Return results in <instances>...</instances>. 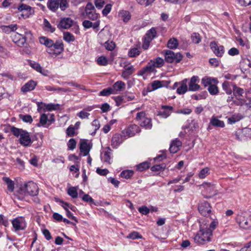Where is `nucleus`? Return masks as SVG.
Listing matches in <instances>:
<instances>
[{
  "label": "nucleus",
  "instance_id": "f257e3e1",
  "mask_svg": "<svg viewBox=\"0 0 251 251\" xmlns=\"http://www.w3.org/2000/svg\"><path fill=\"white\" fill-rule=\"evenodd\" d=\"M200 229L194 237L195 241L204 245L211 241L213 231L218 225L217 219H212L208 217L201 218L199 221Z\"/></svg>",
  "mask_w": 251,
  "mask_h": 251
},
{
  "label": "nucleus",
  "instance_id": "f03ea898",
  "mask_svg": "<svg viewBox=\"0 0 251 251\" xmlns=\"http://www.w3.org/2000/svg\"><path fill=\"white\" fill-rule=\"evenodd\" d=\"M10 131L14 136H20L19 143L22 146L28 147L32 144V141L30 134L27 131L15 126L11 127Z\"/></svg>",
  "mask_w": 251,
  "mask_h": 251
},
{
  "label": "nucleus",
  "instance_id": "7ed1b4c3",
  "mask_svg": "<svg viewBox=\"0 0 251 251\" xmlns=\"http://www.w3.org/2000/svg\"><path fill=\"white\" fill-rule=\"evenodd\" d=\"M39 192V188L37 185L33 181H29L21 186L19 191V193L22 195L36 196Z\"/></svg>",
  "mask_w": 251,
  "mask_h": 251
},
{
  "label": "nucleus",
  "instance_id": "20e7f679",
  "mask_svg": "<svg viewBox=\"0 0 251 251\" xmlns=\"http://www.w3.org/2000/svg\"><path fill=\"white\" fill-rule=\"evenodd\" d=\"M81 15L84 18L92 21L97 20L99 16V14L96 13L95 8L91 2L87 3L84 12Z\"/></svg>",
  "mask_w": 251,
  "mask_h": 251
},
{
  "label": "nucleus",
  "instance_id": "39448f33",
  "mask_svg": "<svg viewBox=\"0 0 251 251\" xmlns=\"http://www.w3.org/2000/svg\"><path fill=\"white\" fill-rule=\"evenodd\" d=\"M164 56L165 61L169 63L174 62L178 63L182 60L183 57L180 53H175L171 50H165Z\"/></svg>",
  "mask_w": 251,
  "mask_h": 251
},
{
  "label": "nucleus",
  "instance_id": "423d86ee",
  "mask_svg": "<svg viewBox=\"0 0 251 251\" xmlns=\"http://www.w3.org/2000/svg\"><path fill=\"white\" fill-rule=\"evenodd\" d=\"M236 221L243 228L248 229L251 227V215L246 216L243 214L238 215Z\"/></svg>",
  "mask_w": 251,
  "mask_h": 251
},
{
  "label": "nucleus",
  "instance_id": "0eeeda50",
  "mask_svg": "<svg viewBox=\"0 0 251 251\" xmlns=\"http://www.w3.org/2000/svg\"><path fill=\"white\" fill-rule=\"evenodd\" d=\"M136 120L141 126H144L148 129L151 128L152 126L151 120L146 117V114L144 112L138 113L136 116Z\"/></svg>",
  "mask_w": 251,
  "mask_h": 251
},
{
  "label": "nucleus",
  "instance_id": "6e6552de",
  "mask_svg": "<svg viewBox=\"0 0 251 251\" xmlns=\"http://www.w3.org/2000/svg\"><path fill=\"white\" fill-rule=\"evenodd\" d=\"M63 44L61 42H53V45L47 50V52L51 55L57 56L63 51Z\"/></svg>",
  "mask_w": 251,
  "mask_h": 251
},
{
  "label": "nucleus",
  "instance_id": "1a4fd4ad",
  "mask_svg": "<svg viewBox=\"0 0 251 251\" xmlns=\"http://www.w3.org/2000/svg\"><path fill=\"white\" fill-rule=\"evenodd\" d=\"M12 224L15 231L22 230L26 227V222L23 217H18L12 221Z\"/></svg>",
  "mask_w": 251,
  "mask_h": 251
},
{
  "label": "nucleus",
  "instance_id": "9d476101",
  "mask_svg": "<svg viewBox=\"0 0 251 251\" xmlns=\"http://www.w3.org/2000/svg\"><path fill=\"white\" fill-rule=\"evenodd\" d=\"M124 70L122 72L121 76L125 80H127L129 76L134 72L135 68L130 63L126 62L124 63Z\"/></svg>",
  "mask_w": 251,
  "mask_h": 251
},
{
  "label": "nucleus",
  "instance_id": "9b49d317",
  "mask_svg": "<svg viewBox=\"0 0 251 251\" xmlns=\"http://www.w3.org/2000/svg\"><path fill=\"white\" fill-rule=\"evenodd\" d=\"M198 209L200 213L205 217L208 216L211 211V207L210 204L204 201L200 202Z\"/></svg>",
  "mask_w": 251,
  "mask_h": 251
},
{
  "label": "nucleus",
  "instance_id": "f8f14e48",
  "mask_svg": "<svg viewBox=\"0 0 251 251\" xmlns=\"http://www.w3.org/2000/svg\"><path fill=\"white\" fill-rule=\"evenodd\" d=\"M139 131V127L135 125H131L123 131V135L125 137H129L134 136Z\"/></svg>",
  "mask_w": 251,
  "mask_h": 251
},
{
  "label": "nucleus",
  "instance_id": "ddd939ff",
  "mask_svg": "<svg viewBox=\"0 0 251 251\" xmlns=\"http://www.w3.org/2000/svg\"><path fill=\"white\" fill-rule=\"evenodd\" d=\"M210 47L214 54L218 57H222L225 52L224 47L223 46H218L217 44L213 41L211 42Z\"/></svg>",
  "mask_w": 251,
  "mask_h": 251
},
{
  "label": "nucleus",
  "instance_id": "4468645a",
  "mask_svg": "<svg viewBox=\"0 0 251 251\" xmlns=\"http://www.w3.org/2000/svg\"><path fill=\"white\" fill-rule=\"evenodd\" d=\"M29 64L32 68L44 76H48L49 74V71L47 70L43 69L41 65L37 62L33 61H30L29 62Z\"/></svg>",
  "mask_w": 251,
  "mask_h": 251
},
{
  "label": "nucleus",
  "instance_id": "2eb2a0df",
  "mask_svg": "<svg viewBox=\"0 0 251 251\" xmlns=\"http://www.w3.org/2000/svg\"><path fill=\"white\" fill-rule=\"evenodd\" d=\"M200 79L198 76H193L189 83V90L191 91H196L200 89V86L199 85Z\"/></svg>",
  "mask_w": 251,
  "mask_h": 251
},
{
  "label": "nucleus",
  "instance_id": "dca6fc26",
  "mask_svg": "<svg viewBox=\"0 0 251 251\" xmlns=\"http://www.w3.org/2000/svg\"><path fill=\"white\" fill-rule=\"evenodd\" d=\"M13 41L19 47H23L25 44V38L22 34L14 33L11 36Z\"/></svg>",
  "mask_w": 251,
  "mask_h": 251
},
{
  "label": "nucleus",
  "instance_id": "f3484780",
  "mask_svg": "<svg viewBox=\"0 0 251 251\" xmlns=\"http://www.w3.org/2000/svg\"><path fill=\"white\" fill-rule=\"evenodd\" d=\"M37 105L39 109L43 108L45 110L47 111H51L52 110H56L59 109L60 105L59 104H53V103H49L46 104L45 103L38 102L37 103Z\"/></svg>",
  "mask_w": 251,
  "mask_h": 251
},
{
  "label": "nucleus",
  "instance_id": "a211bd4d",
  "mask_svg": "<svg viewBox=\"0 0 251 251\" xmlns=\"http://www.w3.org/2000/svg\"><path fill=\"white\" fill-rule=\"evenodd\" d=\"M91 148L92 146L90 144L88 143L86 140H83L80 143L79 149L80 152L83 153V156L88 155Z\"/></svg>",
  "mask_w": 251,
  "mask_h": 251
},
{
  "label": "nucleus",
  "instance_id": "6ab92c4d",
  "mask_svg": "<svg viewBox=\"0 0 251 251\" xmlns=\"http://www.w3.org/2000/svg\"><path fill=\"white\" fill-rule=\"evenodd\" d=\"M173 110V107L171 106L162 105L161 109L158 112V115L166 118L170 115Z\"/></svg>",
  "mask_w": 251,
  "mask_h": 251
},
{
  "label": "nucleus",
  "instance_id": "aec40b11",
  "mask_svg": "<svg viewBox=\"0 0 251 251\" xmlns=\"http://www.w3.org/2000/svg\"><path fill=\"white\" fill-rule=\"evenodd\" d=\"M126 88V84L122 81H118L115 82L111 88V93H117L123 91Z\"/></svg>",
  "mask_w": 251,
  "mask_h": 251
},
{
  "label": "nucleus",
  "instance_id": "412c9836",
  "mask_svg": "<svg viewBox=\"0 0 251 251\" xmlns=\"http://www.w3.org/2000/svg\"><path fill=\"white\" fill-rule=\"evenodd\" d=\"M187 79H185L179 83L176 82L174 84V87L176 86L178 84L179 85V86L177 89V93L180 95L184 94L185 93L187 90Z\"/></svg>",
  "mask_w": 251,
  "mask_h": 251
},
{
  "label": "nucleus",
  "instance_id": "4be33fe9",
  "mask_svg": "<svg viewBox=\"0 0 251 251\" xmlns=\"http://www.w3.org/2000/svg\"><path fill=\"white\" fill-rule=\"evenodd\" d=\"M73 24V21L70 18H64L61 20L58 27L59 28L68 29L71 27Z\"/></svg>",
  "mask_w": 251,
  "mask_h": 251
},
{
  "label": "nucleus",
  "instance_id": "5701e85b",
  "mask_svg": "<svg viewBox=\"0 0 251 251\" xmlns=\"http://www.w3.org/2000/svg\"><path fill=\"white\" fill-rule=\"evenodd\" d=\"M155 70L154 68V65H152L151 62L148 63V64L145 67L141 69L137 73V75L139 76H143L144 75H149L151 73L153 72Z\"/></svg>",
  "mask_w": 251,
  "mask_h": 251
},
{
  "label": "nucleus",
  "instance_id": "b1692460",
  "mask_svg": "<svg viewBox=\"0 0 251 251\" xmlns=\"http://www.w3.org/2000/svg\"><path fill=\"white\" fill-rule=\"evenodd\" d=\"M205 192L209 195V197L216 194L215 187L213 184L209 183H204L202 185Z\"/></svg>",
  "mask_w": 251,
  "mask_h": 251
},
{
  "label": "nucleus",
  "instance_id": "393cba45",
  "mask_svg": "<svg viewBox=\"0 0 251 251\" xmlns=\"http://www.w3.org/2000/svg\"><path fill=\"white\" fill-rule=\"evenodd\" d=\"M181 145L182 143L179 140L176 139L175 140H173L170 145V152L172 153H176L179 150V148Z\"/></svg>",
  "mask_w": 251,
  "mask_h": 251
},
{
  "label": "nucleus",
  "instance_id": "a878e982",
  "mask_svg": "<svg viewBox=\"0 0 251 251\" xmlns=\"http://www.w3.org/2000/svg\"><path fill=\"white\" fill-rule=\"evenodd\" d=\"M36 85V82L32 80H30L22 86L21 91L24 93L31 91L34 89Z\"/></svg>",
  "mask_w": 251,
  "mask_h": 251
},
{
  "label": "nucleus",
  "instance_id": "bb28decb",
  "mask_svg": "<svg viewBox=\"0 0 251 251\" xmlns=\"http://www.w3.org/2000/svg\"><path fill=\"white\" fill-rule=\"evenodd\" d=\"M163 86L162 83L159 80H154L151 82V85L147 86V92H151L154 91Z\"/></svg>",
  "mask_w": 251,
  "mask_h": 251
},
{
  "label": "nucleus",
  "instance_id": "cd10ccee",
  "mask_svg": "<svg viewBox=\"0 0 251 251\" xmlns=\"http://www.w3.org/2000/svg\"><path fill=\"white\" fill-rule=\"evenodd\" d=\"M218 81L216 78L205 76L201 79V83L205 87L210 86L213 83H218Z\"/></svg>",
  "mask_w": 251,
  "mask_h": 251
},
{
  "label": "nucleus",
  "instance_id": "c85d7f7f",
  "mask_svg": "<svg viewBox=\"0 0 251 251\" xmlns=\"http://www.w3.org/2000/svg\"><path fill=\"white\" fill-rule=\"evenodd\" d=\"M210 124L215 127H224L225 126L224 121L220 120L217 117H212L210 121Z\"/></svg>",
  "mask_w": 251,
  "mask_h": 251
},
{
  "label": "nucleus",
  "instance_id": "c756f323",
  "mask_svg": "<svg viewBox=\"0 0 251 251\" xmlns=\"http://www.w3.org/2000/svg\"><path fill=\"white\" fill-rule=\"evenodd\" d=\"M59 0H48V7L51 11L55 12L59 7Z\"/></svg>",
  "mask_w": 251,
  "mask_h": 251
},
{
  "label": "nucleus",
  "instance_id": "7c9ffc66",
  "mask_svg": "<svg viewBox=\"0 0 251 251\" xmlns=\"http://www.w3.org/2000/svg\"><path fill=\"white\" fill-rule=\"evenodd\" d=\"M40 43L41 44L45 45L48 48H50L53 45V41L46 37L42 36L39 38Z\"/></svg>",
  "mask_w": 251,
  "mask_h": 251
},
{
  "label": "nucleus",
  "instance_id": "2f4dec72",
  "mask_svg": "<svg viewBox=\"0 0 251 251\" xmlns=\"http://www.w3.org/2000/svg\"><path fill=\"white\" fill-rule=\"evenodd\" d=\"M100 25V22L99 21H97L94 24H93L91 22L88 20H85L82 23V25L85 28H89L90 27H93L94 29L97 28Z\"/></svg>",
  "mask_w": 251,
  "mask_h": 251
},
{
  "label": "nucleus",
  "instance_id": "473e14b6",
  "mask_svg": "<svg viewBox=\"0 0 251 251\" xmlns=\"http://www.w3.org/2000/svg\"><path fill=\"white\" fill-rule=\"evenodd\" d=\"M2 30L5 33L9 34L12 31H15L17 28L16 24H12L9 25H3L1 26Z\"/></svg>",
  "mask_w": 251,
  "mask_h": 251
},
{
  "label": "nucleus",
  "instance_id": "72a5a7b5",
  "mask_svg": "<svg viewBox=\"0 0 251 251\" xmlns=\"http://www.w3.org/2000/svg\"><path fill=\"white\" fill-rule=\"evenodd\" d=\"M122 136L119 134H116L112 137V145L113 148H116L122 142Z\"/></svg>",
  "mask_w": 251,
  "mask_h": 251
},
{
  "label": "nucleus",
  "instance_id": "f704fd0d",
  "mask_svg": "<svg viewBox=\"0 0 251 251\" xmlns=\"http://www.w3.org/2000/svg\"><path fill=\"white\" fill-rule=\"evenodd\" d=\"M233 95L237 98L241 97L244 93L243 89L237 87L234 83L232 84Z\"/></svg>",
  "mask_w": 251,
  "mask_h": 251
},
{
  "label": "nucleus",
  "instance_id": "c9c22d12",
  "mask_svg": "<svg viewBox=\"0 0 251 251\" xmlns=\"http://www.w3.org/2000/svg\"><path fill=\"white\" fill-rule=\"evenodd\" d=\"M119 17L124 22H128L131 18V15L128 11L122 10L119 12Z\"/></svg>",
  "mask_w": 251,
  "mask_h": 251
},
{
  "label": "nucleus",
  "instance_id": "e433bc0d",
  "mask_svg": "<svg viewBox=\"0 0 251 251\" xmlns=\"http://www.w3.org/2000/svg\"><path fill=\"white\" fill-rule=\"evenodd\" d=\"M243 118V116L239 113L233 115L228 119V123L230 124H234Z\"/></svg>",
  "mask_w": 251,
  "mask_h": 251
},
{
  "label": "nucleus",
  "instance_id": "4c0bfd02",
  "mask_svg": "<svg viewBox=\"0 0 251 251\" xmlns=\"http://www.w3.org/2000/svg\"><path fill=\"white\" fill-rule=\"evenodd\" d=\"M18 10L20 11H25L27 12V17H28L29 15H31L33 13V10L32 8L26 4H22L18 8Z\"/></svg>",
  "mask_w": 251,
  "mask_h": 251
},
{
  "label": "nucleus",
  "instance_id": "58836bf2",
  "mask_svg": "<svg viewBox=\"0 0 251 251\" xmlns=\"http://www.w3.org/2000/svg\"><path fill=\"white\" fill-rule=\"evenodd\" d=\"M156 30L154 28L150 29L145 35L144 38L151 41L152 39L156 36Z\"/></svg>",
  "mask_w": 251,
  "mask_h": 251
},
{
  "label": "nucleus",
  "instance_id": "ea45409f",
  "mask_svg": "<svg viewBox=\"0 0 251 251\" xmlns=\"http://www.w3.org/2000/svg\"><path fill=\"white\" fill-rule=\"evenodd\" d=\"M178 46V40L175 38L170 39L168 42L167 46L170 49H176Z\"/></svg>",
  "mask_w": 251,
  "mask_h": 251
},
{
  "label": "nucleus",
  "instance_id": "a19ab883",
  "mask_svg": "<svg viewBox=\"0 0 251 251\" xmlns=\"http://www.w3.org/2000/svg\"><path fill=\"white\" fill-rule=\"evenodd\" d=\"M2 179L6 183L8 190L10 192H13L14 189V183L13 181L7 177H3Z\"/></svg>",
  "mask_w": 251,
  "mask_h": 251
},
{
  "label": "nucleus",
  "instance_id": "79ce46f5",
  "mask_svg": "<svg viewBox=\"0 0 251 251\" xmlns=\"http://www.w3.org/2000/svg\"><path fill=\"white\" fill-rule=\"evenodd\" d=\"M140 50L139 48H133L128 51V55L130 57H136L140 54Z\"/></svg>",
  "mask_w": 251,
  "mask_h": 251
},
{
  "label": "nucleus",
  "instance_id": "37998d69",
  "mask_svg": "<svg viewBox=\"0 0 251 251\" xmlns=\"http://www.w3.org/2000/svg\"><path fill=\"white\" fill-rule=\"evenodd\" d=\"M67 193L72 198H76L78 196L77 188L75 187H70L68 189Z\"/></svg>",
  "mask_w": 251,
  "mask_h": 251
},
{
  "label": "nucleus",
  "instance_id": "c03bdc74",
  "mask_svg": "<svg viewBox=\"0 0 251 251\" xmlns=\"http://www.w3.org/2000/svg\"><path fill=\"white\" fill-rule=\"evenodd\" d=\"M222 88L227 94L230 95L232 93V90L230 87V82L224 81L222 84Z\"/></svg>",
  "mask_w": 251,
  "mask_h": 251
},
{
  "label": "nucleus",
  "instance_id": "a18cd8bd",
  "mask_svg": "<svg viewBox=\"0 0 251 251\" xmlns=\"http://www.w3.org/2000/svg\"><path fill=\"white\" fill-rule=\"evenodd\" d=\"M217 84V83H213L212 85L209 86L208 88V91L211 95H216L219 93V89L216 85Z\"/></svg>",
  "mask_w": 251,
  "mask_h": 251
},
{
  "label": "nucleus",
  "instance_id": "49530a36",
  "mask_svg": "<svg viewBox=\"0 0 251 251\" xmlns=\"http://www.w3.org/2000/svg\"><path fill=\"white\" fill-rule=\"evenodd\" d=\"M44 25L45 30L46 31H50L51 33L55 31V28L52 26L50 22L47 19H44Z\"/></svg>",
  "mask_w": 251,
  "mask_h": 251
},
{
  "label": "nucleus",
  "instance_id": "de8ad7c7",
  "mask_svg": "<svg viewBox=\"0 0 251 251\" xmlns=\"http://www.w3.org/2000/svg\"><path fill=\"white\" fill-rule=\"evenodd\" d=\"M49 123V118L46 114H42L40 118V123L38 124V126H40V124L42 126H45L46 124Z\"/></svg>",
  "mask_w": 251,
  "mask_h": 251
},
{
  "label": "nucleus",
  "instance_id": "09e8293b",
  "mask_svg": "<svg viewBox=\"0 0 251 251\" xmlns=\"http://www.w3.org/2000/svg\"><path fill=\"white\" fill-rule=\"evenodd\" d=\"M152 65H154V68L155 67H160L164 65V60L160 57L157 58L153 62H151Z\"/></svg>",
  "mask_w": 251,
  "mask_h": 251
},
{
  "label": "nucleus",
  "instance_id": "8fccbe9b",
  "mask_svg": "<svg viewBox=\"0 0 251 251\" xmlns=\"http://www.w3.org/2000/svg\"><path fill=\"white\" fill-rule=\"evenodd\" d=\"M133 175V172L131 170H125L121 173L122 177L128 179L130 178Z\"/></svg>",
  "mask_w": 251,
  "mask_h": 251
},
{
  "label": "nucleus",
  "instance_id": "3c124183",
  "mask_svg": "<svg viewBox=\"0 0 251 251\" xmlns=\"http://www.w3.org/2000/svg\"><path fill=\"white\" fill-rule=\"evenodd\" d=\"M192 42L195 44H199L201 41V37L198 33H193L191 35Z\"/></svg>",
  "mask_w": 251,
  "mask_h": 251
},
{
  "label": "nucleus",
  "instance_id": "603ef678",
  "mask_svg": "<svg viewBox=\"0 0 251 251\" xmlns=\"http://www.w3.org/2000/svg\"><path fill=\"white\" fill-rule=\"evenodd\" d=\"M94 2L96 7L100 9L104 6L107 1L106 0H94Z\"/></svg>",
  "mask_w": 251,
  "mask_h": 251
},
{
  "label": "nucleus",
  "instance_id": "864d4df0",
  "mask_svg": "<svg viewBox=\"0 0 251 251\" xmlns=\"http://www.w3.org/2000/svg\"><path fill=\"white\" fill-rule=\"evenodd\" d=\"M150 167V164L147 162L140 163L137 166V169L139 171H143Z\"/></svg>",
  "mask_w": 251,
  "mask_h": 251
},
{
  "label": "nucleus",
  "instance_id": "5fc2aeb1",
  "mask_svg": "<svg viewBox=\"0 0 251 251\" xmlns=\"http://www.w3.org/2000/svg\"><path fill=\"white\" fill-rule=\"evenodd\" d=\"M63 38L65 41L68 43L73 42L75 39L74 36L72 34L68 32L64 33Z\"/></svg>",
  "mask_w": 251,
  "mask_h": 251
},
{
  "label": "nucleus",
  "instance_id": "6e6d98bb",
  "mask_svg": "<svg viewBox=\"0 0 251 251\" xmlns=\"http://www.w3.org/2000/svg\"><path fill=\"white\" fill-rule=\"evenodd\" d=\"M69 6L67 0H59V7L62 11H64Z\"/></svg>",
  "mask_w": 251,
  "mask_h": 251
},
{
  "label": "nucleus",
  "instance_id": "4d7b16f0",
  "mask_svg": "<svg viewBox=\"0 0 251 251\" xmlns=\"http://www.w3.org/2000/svg\"><path fill=\"white\" fill-rule=\"evenodd\" d=\"M166 168V165L164 164H157L153 166L151 168V170L153 172L164 170Z\"/></svg>",
  "mask_w": 251,
  "mask_h": 251
},
{
  "label": "nucleus",
  "instance_id": "13d9d810",
  "mask_svg": "<svg viewBox=\"0 0 251 251\" xmlns=\"http://www.w3.org/2000/svg\"><path fill=\"white\" fill-rule=\"evenodd\" d=\"M97 63L99 65L105 66L107 64L108 61L105 56H101L98 58Z\"/></svg>",
  "mask_w": 251,
  "mask_h": 251
},
{
  "label": "nucleus",
  "instance_id": "bf43d9fd",
  "mask_svg": "<svg viewBox=\"0 0 251 251\" xmlns=\"http://www.w3.org/2000/svg\"><path fill=\"white\" fill-rule=\"evenodd\" d=\"M209 171V169L208 168H204L202 169L199 174V177L201 178H205L208 175Z\"/></svg>",
  "mask_w": 251,
  "mask_h": 251
},
{
  "label": "nucleus",
  "instance_id": "052dcab7",
  "mask_svg": "<svg viewBox=\"0 0 251 251\" xmlns=\"http://www.w3.org/2000/svg\"><path fill=\"white\" fill-rule=\"evenodd\" d=\"M9 56V52L2 47L0 46V57L7 58Z\"/></svg>",
  "mask_w": 251,
  "mask_h": 251
},
{
  "label": "nucleus",
  "instance_id": "680f3d73",
  "mask_svg": "<svg viewBox=\"0 0 251 251\" xmlns=\"http://www.w3.org/2000/svg\"><path fill=\"white\" fill-rule=\"evenodd\" d=\"M20 118L25 122L31 123L33 120L31 116L29 115H20Z\"/></svg>",
  "mask_w": 251,
  "mask_h": 251
},
{
  "label": "nucleus",
  "instance_id": "e2e57ef3",
  "mask_svg": "<svg viewBox=\"0 0 251 251\" xmlns=\"http://www.w3.org/2000/svg\"><path fill=\"white\" fill-rule=\"evenodd\" d=\"M127 238L132 239H141L142 238V236L138 232L134 231L129 234Z\"/></svg>",
  "mask_w": 251,
  "mask_h": 251
},
{
  "label": "nucleus",
  "instance_id": "0e129e2a",
  "mask_svg": "<svg viewBox=\"0 0 251 251\" xmlns=\"http://www.w3.org/2000/svg\"><path fill=\"white\" fill-rule=\"evenodd\" d=\"M64 84H67L70 86H74V87H75L78 88L81 90L85 89V86H84L83 85H81L77 84L74 81L65 82L64 83Z\"/></svg>",
  "mask_w": 251,
  "mask_h": 251
},
{
  "label": "nucleus",
  "instance_id": "69168bd1",
  "mask_svg": "<svg viewBox=\"0 0 251 251\" xmlns=\"http://www.w3.org/2000/svg\"><path fill=\"white\" fill-rule=\"evenodd\" d=\"M139 212L143 215H147L150 212V209L146 206H142L138 208Z\"/></svg>",
  "mask_w": 251,
  "mask_h": 251
},
{
  "label": "nucleus",
  "instance_id": "338daca9",
  "mask_svg": "<svg viewBox=\"0 0 251 251\" xmlns=\"http://www.w3.org/2000/svg\"><path fill=\"white\" fill-rule=\"evenodd\" d=\"M96 172L100 176H105L109 173V171L106 169H102L98 168L96 170Z\"/></svg>",
  "mask_w": 251,
  "mask_h": 251
},
{
  "label": "nucleus",
  "instance_id": "774afa93",
  "mask_svg": "<svg viewBox=\"0 0 251 251\" xmlns=\"http://www.w3.org/2000/svg\"><path fill=\"white\" fill-rule=\"evenodd\" d=\"M76 144V141L74 139H71L69 141L67 145H68V148L70 150H73L75 148Z\"/></svg>",
  "mask_w": 251,
  "mask_h": 251
}]
</instances>
